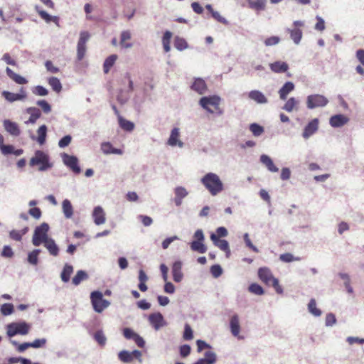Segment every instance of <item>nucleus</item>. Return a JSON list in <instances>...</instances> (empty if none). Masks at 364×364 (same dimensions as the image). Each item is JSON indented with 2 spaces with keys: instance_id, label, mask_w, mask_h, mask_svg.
Segmentation results:
<instances>
[{
  "instance_id": "26",
  "label": "nucleus",
  "mask_w": 364,
  "mask_h": 364,
  "mask_svg": "<svg viewBox=\"0 0 364 364\" xmlns=\"http://www.w3.org/2000/svg\"><path fill=\"white\" fill-rule=\"evenodd\" d=\"M181 268L182 264L179 261L175 262L172 266L173 279L176 282H179L182 279L183 274Z\"/></svg>"
},
{
  "instance_id": "50",
  "label": "nucleus",
  "mask_w": 364,
  "mask_h": 364,
  "mask_svg": "<svg viewBox=\"0 0 364 364\" xmlns=\"http://www.w3.org/2000/svg\"><path fill=\"white\" fill-rule=\"evenodd\" d=\"M1 313L4 316H9L14 312V305L12 304H4L1 306Z\"/></svg>"
},
{
  "instance_id": "12",
  "label": "nucleus",
  "mask_w": 364,
  "mask_h": 364,
  "mask_svg": "<svg viewBox=\"0 0 364 364\" xmlns=\"http://www.w3.org/2000/svg\"><path fill=\"white\" fill-rule=\"evenodd\" d=\"M141 353L138 350H134L132 352L122 350L118 354L119 359L123 363H131L134 358L141 362Z\"/></svg>"
},
{
  "instance_id": "38",
  "label": "nucleus",
  "mask_w": 364,
  "mask_h": 364,
  "mask_svg": "<svg viewBox=\"0 0 364 364\" xmlns=\"http://www.w3.org/2000/svg\"><path fill=\"white\" fill-rule=\"evenodd\" d=\"M62 208L64 215L66 218H70L73 215V208L70 201L65 199L62 203Z\"/></svg>"
},
{
  "instance_id": "2",
  "label": "nucleus",
  "mask_w": 364,
  "mask_h": 364,
  "mask_svg": "<svg viewBox=\"0 0 364 364\" xmlns=\"http://www.w3.org/2000/svg\"><path fill=\"white\" fill-rule=\"evenodd\" d=\"M258 277L266 285L274 287L277 294H282L283 293V289L279 285V280L273 276L269 269L267 267L259 268Z\"/></svg>"
},
{
  "instance_id": "4",
  "label": "nucleus",
  "mask_w": 364,
  "mask_h": 364,
  "mask_svg": "<svg viewBox=\"0 0 364 364\" xmlns=\"http://www.w3.org/2000/svg\"><path fill=\"white\" fill-rule=\"evenodd\" d=\"M220 97L217 95L203 97L199 101L200 105L210 113L222 114L223 111L220 108Z\"/></svg>"
},
{
  "instance_id": "51",
  "label": "nucleus",
  "mask_w": 364,
  "mask_h": 364,
  "mask_svg": "<svg viewBox=\"0 0 364 364\" xmlns=\"http://www.w3.org/2000/svg\"><path fill=\"white\" fill-rule=\"evenodd\" d=\"M249 291L256 295H262L264 294L263 288L258 284L253 283L250 285Z\"/></svg>"
},
{
  "instance_id": "48",
  "label": "nucleus",
  "mask_w": 364,
  "mask_h": 364,
  "mask_svg": "<svg viewBox=\"0 0 364 364\" xmlns=\"http://www.w3.org/2000/svg\"><path fill=\"white\" fill-rule=\"evenodd\" d=\"M94 339L101 346H104L105 345L106 341H107V338H106L103 331L101 330L97 331L95 333Z\"/></svg>"
},
{
  "instance_id": "29",
  "label": "nucleus",
  "mask_w": 364,
  "mask_h": 364,
  "mask_svg": "<svg viewBox=\"0 0 364 364\" xmlns=\"http://www.w3.org/2000/svg\"><path fill=\"white\" fill-rule=\"evenodd\" d=\"M294 90V85L291 82H287L279 90V97L282 100H285L289 93Z\"/></svg>"
},
{
  "instance_id": "60",
  "label": "nucleus",
  "mask_w": 364,
  "mask_h": 364,
  "mask_svg": "<svg viewBox=\"0 0 364 364\" xmlns=\"http://www.w3.org/2000/svg\"><path fill=\"white\" fill-rule=\"evenodd\" d=\"M203 359L208 361L209 364H214L216 361V355L212 351H207Z\"/></svg>"
},
{
  "instance_id": "16",
  "label": "nucleus",
  "mask_w": 364,
  "mask_h": 364,
  "mask_svg": "<svg viewBox=\"0 0 364 364\" xmlns=\"http://www.w3.org/2000/svg\"><path fill=\"white\" fill-rule=\"evenodd\" d=\"M349 122V118L344 114H336L330 118L329 123L333 127H341Z\"/></svg>"
},
{
  "instance_id": "20",
  "label": "nucleus",
  "mask_w": 364,
  "mask_h": 364,
  "mask_svg": "<svg viewBox=\"0 0 364 364\" xmlns=\"http://www.w3.org/2000/svg\"><path fill=\"white\" fill-rule=\"evenodd\" d=\"M4 127L6 131L13 136H17L21 133L18 124L16 122H11L9 119L4 121Z\"/></svg>"
},
{
  "instance_id": "10",
  "label": "nucleus",
  "mask_w": 364,
  "mask_h": 364,
  "mask_svg": "<svg viewBox=\"0 0 364 364\" xmlns=\"http://www.w3.org/2000/svg\"><path fill=\"white\" fill-rule=\"evenodd\" d=\"M90 38V34L87 31H82L80 34V38L77 46V58L82 60L86 53V43Z\"/></svg>"
},
{
  "instance_id": "61",
  "label": "nucleus",
  "mask_w": 364,
  "mask_h": 364,
  "mask_svg": "<svg viewBox=\"0 0 364 364\" xmlns=\"http://www.w3.org/2000/svg\"><path fill=\"white\" fill-rule=\"evenodd\" d=\"M24 232H21L19 230H13L9 232L10 237L16 241H21Z\"/></svg>"
},
{
  "instance_id": "24",
  "label": "nucleus",
  "mask_w": 364,
  "mask_h": 364,
  "mask_svg": "<svg viewBox=\"0 0 364 364\" xmlns=\"http://www.w3.org/2000/svg\"><path fill=\"white\" fill-rule=\"evenodd\" d=\"M43 243L44 245V247L48 250V251L51 255L55 257L58 255L59 248L56 243L55 242L54 240H53L52 238H49Z\"/></svg>"
},
{
  "instance_id": "33",
  "label": "nucleus",
  "mask_w": 364,
  "mask_h": 364,
  "mask_svg": "<svg viewBox=\"0 0 364 364\" xmlns=\"http://www.w3.org/2000/svg\"><path fill=\"white\" fill-rule=\"evenodd\" d=\"M101 149L105 154H122L123 153L122 149L114 148L109 142H103L101 144Z\"/></svg>"
},
{
  "instance_id": "7",
  "label": "nucleus",
  "mask_w": 364,
  "mask_h": 364,
  "mask_svg": "<svg viewBox=\"0 0 364 364\" xmlns=\"http://www.w3.org/2000/svg\"><path fill=\"white\" fill-rule=\"evenodd\" d=\"M90 299L93 309L97 313L102 312L109 305V302L103 299V295L100 291H95L92 292Z\"/></svg>"
},
{
  "instance_id": "54",
  "label": "nucleus",
  "mask_w": 364,
  "mask_h": 364,
  "mask_svg": "<svg viewBox=\"0 0 364 364\" xmlns=\"http://www.w3.org/2000/svg\"><path fill=\"white\" fill-rule=\"evenodd\" d=\"M47 340L46 338L36 339L33 342H30L31 348H39L46 346Z\"/></svg>"
},
{
  "instance_id": "46",
  "label": "nucleus",
  "mask_w": 364,
  "mask_h": 364,
  "mask_svg": "<svg viewBox=\"0 0 364 364\" xmlns=\"http://www.w3.org/2000/svg\"><path fill=\"white\" fill-rule=\"evenodd\" d=\"M119 122L120 127L126 131L131 132L134 128V124L132 122L123 119L121 116L119 117Z\"/></svg>"
},
{
  "instance_id": "36",
  "label": "nucleus",
  "mask_w": 364,
  "mask_h": 364,
  "mask_svg": "<svg viewBox=\"0 0 364 364\" xmlns=\"http://www.w3.org/2000/svg\"><path fill=\"white\" fill-rule=\"evenodd\" d=\"M117 59V55L115 54H112L107 57L103 64V71L105 74H107L112 67L114 65L116 60Z\"/></svg>"
},
{
  "instance_id": "43",
  "label": "nucleus",
  "mask_w": 364,
  "mask_h": 364,
  "mask_svg": "<svg viewBox=\"0 0 364 364\" xmlns=\"http://www.w3.org/2000/svg\"><path fill=\"white\" fill-rule=\"evenodd\" d=\"M298 104L299 101L297 100H296L294 97H291L287 101L283 107V109L287 112H291L295 108H296Z\"/></svg>"
},
{
  "instance_id": "62",
  "label": "nucleus",
  "mask_w": 364,
  "mask_h": 364,
  "mask_svg": "<svg viewBox=\"0 0 364 364\" xmlns=\"http://www.w3.org/2000/svg\"><path fill=\"white\" fill-rule=\"evenodd\" d=\"M71 140L72 137L70 135H66L59 141L58 146L60 148H65L70 144Z\"/></svg>"
},
{
  "instance_id": "19",
  "label": "nucleus",
  "mask_w": 364,
  "mask_h": 364,
  "mask_svg": "<svg viewBox=\"0 0 364 364\" xmlns=\"http://www.w3.org/2000/svg\"><path fill=\"white\" fill-rule=\"evenodd\" d=\"M149 321L151 326L156 330L164 326V317L160 313L150 314L149 316Z\"/></svg>"
},
{
  "instance_id": "18",
  "label": "nucleus",
  "mask_w": 364,
  "mask_h": 364,
  "mask_svg": "<svg viewBox=\"0 0 364 364\" xmlns=\"http://www.w3.org/2000/svg\"><path fill=\"white\" fill-rule=\"evenodd\" d=\"M180 132L178 128H173L168 140V144L171 146H178L182 147L183 143L179 139Z\"/></svg>"
},
{
  "instance_id": "42",
  "label": "nucleus",
  "mask_w": 364,
  "mask_h": 364,
  "mask_svg": "<svg viewBox=\"0 0 364 364\" xmlns=\"http://www.w3.org/2000/svg\"><path fill=\"white\" fill-rule=\"evenodd\" d=\"M37 133H38L37 141L40 144L42 145L46 142V134H47V127L45 124L41 125L38 128Z\"/></svg>"
},
{
  "instance_id": "31",
  "label": "nucleus",
  "mask_w": 364,
  "mask_h": 364,
  "mask_svg": "<svg viewBox=\"0 0 364 364\" xmlns=\"http://www.w3.org/2000/svg\"><path fill=\"white\" fill-rule=\"evenodd\" d=\"M260 161L271 172H277L279 168L274 165L272 159L265 154H262L260 156Z\"/></svg>"
},
{
  "instance_id": "27",
  "label": "nucleus",
  "mask_w": 364,
  "mask_h": 364,
  "mask_svg": "<svg viewBox=\"0 0 364 364\" xmlns=\"http://www.w3.org/2000/svg\"><path fill=\"white\" fill-rule=\"evenodd\" d=\"M26 112L30 114L28 120L26 122V124L36 123L41 116L40 109L36 107H28L26 109Z\"/></svg>"
},
{
  "instance_id": "32",
  "label": "nucleus",
  "mask_w": 364,
  "mask_h": 364,
  "mask_svg": "<svg viewBox=\"0 0 364 364\" xmlns=\"http://www.w3.org/2000/svg\"><path fill=\"white\" fill-rule=\"evenodd\" d=\"M6 74L12 80H14L16 83L17 84H19V85H25L28 82L27 80L15 73L11 68H6Z\"/></svg>"
},
{
  "instance_id": "49",
  "label": "nucleus",
  "mask_w": 364,
  "mask_h": 364,
  "mask_svg": "<svg viewBox=\"0 0 364 364\" xmlns=\"http://www.w3.org/2000/svg\"><path fill=\"white\" fill-rule=\"evenodd\" d=\"M279 259L283 262H291L294 261H299L301 259L298 257H294L292 254L287 252L282 254L279 256Z\"/></svg>"
},
{
  "instance_id": "15",
  "label": "nucleus",
  "mask_w": 364,
  "mask_h": 364,
  "mask_svg": "<svg viewBox=\"0 0 364 364\" xmlns=\"http://www.w3.org/2000/svg\"><path fill=\"white\" fill-rule=\"evenodd\" d=\"M123 335L127 339L133 340L139 348H143L145 345L144 339L129 328H124Z\"/></svg>"
},
{
  "instance_id": "34",
  "label": "nucleus",
  "mask_w": 364,
  "mask_h": 364,
  "mask_svg": "<svg viewBox=\"0 0 364 364\" xmlns=\"http://www.w3.org/2000/svg\"><path fill=\"white\" fill-rule=\"evenodd\" d=\"M248 7L256 11H263L266 7V0H247Z\"/></svg>"
},
{
  "instance_id": "57",
  "label": "nucleus",
  "mask_w": 364,
  "mask_h": 364,
  "mask_svg": "<svg viewBox=\"0 0 364 364\" xmlns=\"http://www.w3.org/2000/svg\"><path fill=\"white\" fill-rule=\"evenodd\" d=\"M36 104L41 107L45 113H49L51 111V106L44 100H38Z\"/></svg>"
},
{
  "instance_id": "44",
  "label": "nucleus",
  "mask_w": 364,
  "mask_h": 364,
  "mask_svg": "<svg viewBox=\"0 0 364 364\" xmlns=\"http://www.w3.org/2000/svg\"><path fill=\"white\" fill-rule=\"evenodd\" d=\"M309 311L315 316L321 315V311L316 307V302L314 299H311L308 304Z\"/></svg>"
},
{
  "instance_id": "22",
  "label": "nucleus",
  "mask_w": 364,
  "mask_h": 364,
  "mask_svg": "<svg viewBox=\"0 0 364 364\" xmlns=\"http://www.w3.org/2000/svg\"><path fill=\"white\" fill-rule=\"evenodd\" d=\"M270 70L275 73H285L289 69V65L283 61H275L269 64Z\"/></svg>"
},
{
  "instance_id": "9",
  "label": "nucleus",
  "mask_w": 364,
  "mask_h": 364,
  "mask_svg": "<svg viewBox=\"0 0 364 364\" xmlns=\"http://www.w3.org/2000/svg\"><path fill=\"white\" fill-rule=\"evenodd\" d=\"M328 102V99L321 95H311L307 97L306 105L309 109L324 107Z\"/></svg>"
},
{
  "instance_id": "5",
  "label": "nucleus",
  "mask_w": 364,
  "mask_h": 364,
  "mask_svg": "<svg viewBox=\"0 0 364 364\" xmlns=\"http://www.w3.org/2000/svg\"><path fill=\"white\" fill-rule=\"evenodd\" d=\"M31 325L25 321L14 322L7 325L6 333L9 337H13L17 334L26 335L29 333Z\"/></svg>"
},
{
  "instance_id": "21",
  "label": "nucleus",
  "mask_w": 364,
  "mask_h": 364,
  "mask_svg": "<svg viewBox=\"0 0 364 364\" xmlns=\"http://www.w3.org/2000/svg\"><path fill=\"white\" fill-rule=\"evenodd\" d=\"M92 217L96 225H100L105 222V213L100 206L95 208Z\"/></svg>"
},
{
  "instance_id": "53",
  "label": "nucleus",
  "mask_w": 364,
  "mask_h": 364,
  "mask_svg": "<svg viewBox=\"0 0 364 364\" xmlns=\"http://www.w3.org/2000/svg\"><path fill=\"white\" fill-rule=\"evenodd\" d=\"M250 129L252 132V133L256 136H260L264 132L263 127L255 123L252 124L250 125Z\"/></svg>"
},
{
  "instance_id": "1",
  "label": "nucleus",
  "mask_w": 364,
  "mask_h": 364,
  "mask_svg": "<svg viewBox=\"0 0 364 364\" xmlns=\"http://www.w3.org/2000/svg\"><path fill=\"white\" fill-rule=\"evenodd\" d=\"M201 183L212 196H216L223 190V184L219 176L213 173H208L201 178Z\"/></svg>"
},
{
  "instance_id": "58",
  "label": "nucleus",
  "mask_w": 364,
  "mask_h": 364,
  "mask_svg": "<svg viewBox=\"0 0 364 364\" xmlns=\"http://www.w3.org/2000/svg\"><path fill=\"white\" fill-rule=\"evenodd\" d=\"M210 273L214 277L217 278L222 274L223 269L219 264H214L210 267Z\"/></svg>"
},
{
  "instance_id": "39",
  "label": "nucleus",
  "mask_w": 364,
  "mask_h": 364,
  "mask_svg": "<svg viewBox=\"0 0 364 364\" xmlns=\"http://www.w3.org/2000/svg\"><path fill=\"white\" fill-rule=\"evenodd\" d=\"M73 272V266L66 264L60 274V277L63 282H68L70 280V276Z\"/></svg>"
},
{
  "instance_id": "40",
  "label": "nucleus",
  "mask_w": 364,
  "mask_h": 364,
  "mask_svg": "<svg viewBox=\"0 0 364 364\" xmlns=\"http://www.w3.org/2000/svg\"><path fill=\"white\" fill-rule=\"evenodd\" d=\"M88 278L87 274L83 270H79L77 272L75 277L73 278L72 282L75 286H77L83 280Z\"/></svg>"
},
{
  "instance_id": "47",
  "label": "nucleus",
  "mask_w": 364,
  "mask_h": 364,
  "mask_svg": "<svg viewBox=\"0 0 364 364\" xmlns=\"http://www.w3.org/2000/svg\"><path fill=\"white\" fill-rule=\"evenodd\" d=\"M40 250H34L31 252L28 255V261L30 264L36 265L38 262V255L40 254Z\"/></svg>"
},
{
  "instance_id": "28",
  "label": "nucleus",
  "mask_w": 364,
  "mask_h": 364,
  "mask_svg": "<svg viewBox=\"0 0 364 364\" xmlns=\"http://www.w3.org/2000/svg\"><path fill=\"white\" fill-rule=\"evenodd\" d=\"M248 97L259 104H264L267 102V97L259 90H252L249 92Z\"/></svg>"
},
{
  "instance_id": "30",
  "label": "nucleus",
  "mask_w": 364,
  "mask_h": 364,
  "mask_svg": "<svg viewBox=\"0 0 364 364\" xmlns=\"http://www.w3.org/2000/svg\"><path fill=\"white\" fill-rule=\"evenodd\" d=\"M191 89L198 93L202 95L207 90V85L205 82L201 78H197L193 82Z\"/></svg>"
},
{
  "instance_id": "6",
  "label": "nucleus",
  "mask_w": 364,
  "mask_h": 364,
  "mask_svg": "<svg viewBox=\"0 0 364 364\" xmlns=\"http://www.w3.org/2000/svg\"><path fill=\"white\" fill-rule=\"evenodd\" d=\"M48 230L49 226L46 223H43L36 228L32 239V242L34 246H39L43 242L50 238L48 237Z\"/></svg>"
},
{
  "instance_id": "63",
  "label": "nucleus",
  "mask_w": 364,
  "mask_h": 364,
  "mask_svg": "<svg viewBox=\"0 0 364 364\" xmlns=\"http://www.w3.org/2000/svg\"><path fill=\"white\" fill-rule=\"evenodd\" d=\"M28 213L35 219L38 220L41 217V210L39 208H32L29 210Z\"/></svg>"
},
{
  "instance_id": "64",
  "label": "nucleus",
  "mask_w": 364,
  "mask_h": 364,
  "mask_svg": "<svg viewBox=\"0 0 364 364\" xmlns=\"http://www.w3.org/2000/svg\"><path fill=\"white\" fill-rule=\"evenodd\" d=\"M175 194L176 197L183 198L188 195V192L183 187L179 186L176 188Z\"/></svg>"
},
{
  "instance_id": "3",
  "label": "nucleus",
  "mask_w": 364,
  "mask_h": 364,
  "mask_svg": "<svg viewBox=\"0 0 364 364\" xmlns=\"http://www.w3.org/2000/svg\"><path fill=\"white\" fill-rule=\"evenodd\" d=\"M31 166H38L40 171H44L53 166L52 163L50 162L49 156L43 151L38 150L35 152L34 156L29 161Z\"/></svg>"
},
{
  "instance_id": "8",
  "label": "nucleus",
  "mask_w": 364,
  "mask_h": 364,
  "mask_svg": "<svg viewBox=\"0 0 364 364\" xmlns=\"http://www.w3.org/2000/svg\"><path fill=\"white\" fill-rule=\"evenodd\" d=\"M194 240L191 243V249L198 253L203 254L206 252L207 247L204 245L203 241L205 240L204 234L202 230H197L193 235Z\"/></svg>"
},
{
  "instance_id": "56",
  "label": "nucleus",
  "mask_w": 364,
  "mask_h": 364,
  "mask_svg": "<svg viewBox=\"0 0 364 364\" xmlns=\"http://www.w3.org/2000/svg\"><path fill=\"white\" fill-rule=\"evenodd\" d=\"M33 92L38 96H46L48 94V90L41 85L36 86L33 88Z\"/></svg>"
},
{
  "instance_id": "14",
  "label": "nucleus",
  "mask_w": 364,
  "mask_h": 364,
  "mask_svg": "<svg viewBox=\"0 0 364 364\" xmlns=\"http://www.w3.org/2000/svg\"><path fill=\"white\" fill-rule=\"evenodd\" d=\"M63 161L64 164L75 173L79 174L81 172V169L78 166V160L77 157L68 155V154H64L63 155Z\"/></svg>"
},
{
  "instance_id": "35",
  "label": "nucleus",
  "mask_w": 364,
  "mask_h": 364,
  "mask_svg": "<svg viewBox=\"0 0 364 364\" xmlns=\"http://www.w3.org/2000/svg\"><path fill=\"white\" fill-rule=\"evenodd\" d=\"M35 9L37 11L38 14L40 16V17L44 21H46V22L50 23L53 21L56 23L58 21V18L57 16H50L46 11L41 9L38 6H36Z\"/></svg>"
},
{
  "instance_id": "25",
  "label": "nucleus",
  "mask_w": 364,
  "mask_h": 364,
  "mask_svg": "<svg viewBox=\"0 0 364 364\" xmlns=\"http://www.w3.org/2000/svg\"><path fill=\"white\" fill-rule=\"evenodd\" d=\"M230 327L232 334L235 337H238L240 331V326L239 317L237 315H233L231 317L230 321Z\"/></svg>"
},
{
  "instance_id": "55",
  "label": "nucleus",
  "mask_w": 364,
  "mask_h": 364,
  "mask_svg": "<svg viewBox=\"0 0 364 364\" xmlns=\"http://www.w3.org/2000/svg\"><path fill=\"white\" fill-rule=\"evenodd\" d=\"M183 339L186 340V341L191 340L193 338V334L192 328L190 326V325L188 324V323H186L185 325L184 332H183Z\"/></svg>"
},
{
  "instance_id": "59",
  "label": "nucleus",
  "mask_w": 364,
  "mask_h": 364,
  "mask_svg": "<svg viewBox=\"0 0 364 364\" xmlns=\"http://www.w3.org/2000/svg\"><path fill=\"white\" fill-rule=\"evenodd\" d=\"M279 41H280V38L279 37L271 36V37L267 38L264 41V44L266 46H272L278 44L279 43Z\"/></svg>"
},
{
  "instance_id": "52",
  "label": "nucleus",
  "mask_w": 364,
  "mask_h": 364,
  "mask_svg": "<svg viewBox=\"0 0 364 364\" xmlns=\"http://www.w3.org/2000/svg\"><path fill=\"white\" fill-rule=\"evenodd\" d=\"M11 343H12L13 346H16L17 351L19 353H22L28 348H31L30 342L19 344L16 341H11Z\"/></svg>"
},
{
  "instance_id": "17",
  "label": "nucleus",
  "mask_w": 364,
  "mask_h": 364,
  "mask_svg": "<svg viewBox=\"0 0 364 364\" xmlns=\"http://www.w3.org/2000/svg\"><path fill=\"white\" fill-rule=\"evenodd\" d=\"M318 129V119H312L304 128L303 132V137L308 139L312 134H314Z\"/></svg>"
},
{
  "instance_id": "45",
  "label": "nucleus",
  "mask_w": 364,
  "mask_h": 364,
  "mask_svg": "<svg viewBox=\"0 0 364 364\" xmlns=\"http://www.w3.org/2000/svg\"><path fill=\"white\" fill-rule=\"evenodd\" d=\"M174 47L178 50H183L188 48V43L184 38L176 36L174 39Z\"/></svg>"
},
{
  "instance_id": "23",
  "label": "nucleus",
  "mask_w": 364,
  "mask_h": 364,
  "mask_svg": "<svg viewBox=\"0 0 364 364\" xmlns=\"http://www.w3.org/2000/svg\"><path fill=\"white\" fill-rule=\"evenodd\" d=\"M210 239L214 242L215 245L221 250L225 252L227 254L230 253L229 244L227 240L219 239L218 236H216L215 234L210 235Z\"/></svg>"
},
{
  "instance_id": "11",
  "label": "nucleus",
  "mask_w": 364,
  "mask_h": 364,
  "mask_svg": "<svg viewBox=\"0 0 364 364\" xmlns=\"http://www.w3.org/2000/svg\"><path fill=\"white\" fill-rule=\"evenodd\" d=\"M2 96L9 102H14L15 101H21L27 98V93L23 87H21L18 93H13L9 91H3L1 92Z\"/></svg>"
},
{
  "instance_id": "37",
  "label": "nucleus",
  "mask_w": 364,
  "mask_h": 364,
  "mask_svg": "<svg viewBox=\"0 0 364 364\" xmlns=\"http://www.w3.org/2000/svg\"><path fill=\"white\" fill-rule=\"evenodd\" d=\"M131 39V33L129 31H124L120 36V46L123 48H130L132 47V43H127V41Z\"/></svg>"
},
{
  "instance_id": "41",
  "label": "nucleus",
  "mask_w": 364,
  "mask_h": 364,
  "mask_svg": "<svg viewBox=\"0 0 364 364\" xmlns=\"http://www.w3.org/2000/svg\"><path fill=\"white\" fill-rule=\"evenodd\" d=\"M48 83L55 92H60L61 91L62 85L59 79H58L57 77H51L48 78Z\"/></svg>"
},
{
  "instance_id": "13",
  "label": "nucleus",
  "mask_w": 364,
  "mask_h": 364,
  "mask_svg": "<svg viewBox=\"0 0 364 364\" xmlns=\"http://www.w3.org/2000/svg\"><path fill=\"white\" fill-rule=\"evenodd\" d=\"M294 28L288 29V32L290 34L291 38L296 44H299L302 38V31L300 29L301 27L304 26L303 21H295L294 22Z\"/></svg>"
}]
</instances>
